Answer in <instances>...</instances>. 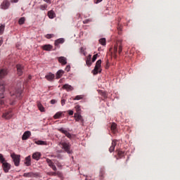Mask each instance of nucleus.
Wrapping results in <instances>:
<instances>
[{"instance_id": "obj_54", "label": "nucleus", "mask_w": 180, "mask_h": 180, "mask_svg": "<svg viewBox=\"0 0 180 180\" xmlns=\"http://www.w3.org/2000/svg\"><path fill=\"white\" fill-rule=\"evenodd\" d=\"M3 43H4V39H2V38H1V39H0V46H2Z\"/></svg>"}, {"instance_id": "obj_36", "label": "nucleus", "mask_w": 180, "mask_h": 180, "mask_svg": "<svg viewBox=\"0 0 180 180\" xmlns=\"http://www.w3.org/2000/svg\"><path fill=\"white\" fill-rule=\"evenodd\" d=\"M5 30V25H1L0 26V34H4Z\"/></svg>"}, {"instance_id": "obj_38", "label": "nucleus", "mask_w": 180, "mask_h": 180, "mask_svg": "<svg viewBox=\"0 0 180 180\" xmlns=\"http://www.w3.org/2000/svg\"><path fill=\"white\" fill-rule=\"evenodd\" d=\"M46 162L49 165V167H52V165H54V163L53 162V161H51V160L47 158L46 159Z\"/></svg>"}, {"instance_id": "obj_12", "label": "nucleus", "mask_w": 180, "mask_h": 180, "mask_svg": "<svg viewBox=\"0 0 180 180\" xmlns=\"http://www.w3.org/2000/svg\"><path fill=\"white\" fill-rule=\"evenodd\" d=\"M58 131H60V133H63L64 135H65L66 137H68V139H71V137H72L71 134L70 132H68L67 130H65L64 128H60L58 129Z\"/></svg>"}, {"instance_id": "obj_32", "label": "nucleus", "mask_w": 180, "mask_h": 180, "mask_svg": "<svg viewBox=\"0 0 180 180\" xmlns=\"http://www.w3.org/2000/svg\"><path fill=\"white\" fill-rule=\"evenodd\" d=\"M75 109L76 110V113H79V114H81V106L79 105H77L75 107Z\"/></svg>"}, {"instance_id": "obj_52", "label": "nucleus", "mask_w": 180, "mask_h": 180, "mask_svg": "<svg viewBox=\"0 0 180 180\" xmlns=\"http://www.w3.org/2000/svg\"><path fill=\"white\" fill-rule=\"evenodd\" d=\"M117 29H118V31H119L118 34H120V33L122 32V27H118Z\"/></svg>"}, {"instance_id": "obj_14", "label": "nucleus", "mask_w": 180, "mask_h": 180, "mask_svg": "<svg viewBox=\"0 0 180 180\" xmlns=\"http://www.w3.org/2000/svg\"><path fill=\"white\" fill-rule=\"evenodd\" d=\"M62 88H63V89H66V91L68 92H70L71 91H74V87H72V86H71L70 84H68L63 85Z\"/></svg>"}, {"instance_id": "obj_40", "label": "nucleus", "mask_w": 180, "mask_h": 180, "mask_svg": "<svg viewBox=\"0 0 180 180\" xmlns=\"http://www.w3.org/2000/svg\"><path fill=\"white\" fill-rule=\"evenodd\" d=\"M81 99H82V96H76L73 101H81Z\"/></svg>"}, {"instance_id": "obj_37", "label": "nucleus", "mask_w": 180, "mask_h": 180, "mask_svg": "<svg viewBox=\"0 0 180 180\" xmlns=\"http://www.w3.org/2000/svg\"><path fill=\"white\" fill-rule=\"evenodd\" d=\"M0 162L1 164H4V162H6V160H5V158H4V155L0 153Z\"/></svg>"}, {"instance_id": "obj_6", "label": "nucleus", "mask_w": 180, "mask_h": 180, "mask_svg": "<svg viewBox=\"0 0 180 180\" xmlns=\"http://www.w3.org/2000/svg\"><path fill=\"white\" fill-rule=\"evenodd\" d=\"M12 116H13V113H12V111L9 110L4 112L1 117L6 119V120H9V119H12Z\"/></svg>"}, {"instance_id": "obj_45", "label": "nucleus", "mask_w": 180, "mask_h": 180, "mask_svg": "<svg viewBox=\"0 0 180 180\" xmlns=\"http://www.w3.org/2000/svg\"><path fill=\"white\" fill-rule=\"evenodd\" d=\"M68 112L70 116H72V115H74V111L72 110H69Z\"/></svg>"}, {"instance_id": "obj_35", "label": "nucleus", "mask_w": 180, "mask_h": 180, "mask_svg": "<svg viewBox=\"0 0 180 180\" xmlns=\"http://www.w3.org/2000/svg\"><path fill=\"white\" fill-rule=\"evenodd\" d=\"M117 127V125L116 124V123H112L111 124V130H112V131H115Z\"/></svg>"}, {"instance_id": "obj_60", "label": "nucleus", "mask_w": 180, "mask_h": 180, "mask_svg": "<svg viewBox=\"0 0 180 180\" xmlns=\"http://www.w3.org/2000/svg\"><path fill=\"white\" fill-rule=\"evenodd\" d=\"M0 176H1V174H0Z\"/></svg>"}, {"instance_id": "obj_31", "label": "nucleus", "mask_w": 180, "mask_h": 180, "mask_svg": "<svg viewBox=\"0 0 180 180\" xmlns=\"http://www.w3.org/2000/svg\"><path fill=\"white\" fill-rule=\"evenodd\" d=\"M0 92H5V84L4 82L0 83Z\"/></svg>"}, {"instance_id": "obj_50", "label": "nucleus", "mask_w": 180, "mask_h": 180, "mask_svg": "<svg viewBox=\"0 0 180 180\" xmlns=\"http://www.w3.org/2000/svg\"><path fill=\"white\" fill-rule=\"evenodd\" d=\"M61 105H62V106H64L65 105V99L61 100Z\"/></svg>"}, {"instance_id": "obj_39", "label": "nucleus", "mask_w": 180, "mask_h": 180, "mask_svg": "<svg viewBox=\"0 0 180 180\" xmlns=\"http://www.w3.org/2000/svg\"><path fill=\"white\" fill-rule=\"evenodd\" d=\"M46 174H48L49 176H56V173L54 172H47Z\"/></svg>"}, {"instance_id": "obj_19", "label": "nucleus", "mask_w": 180, "mask_h": 180, "mask_svg": "<svg viewBox=\"0 0 180 180\" xmlns=\"http://www.w3.org/2000/svg\"><path fill=\"white\" fill-rule=\"evenodd\" d=\"M6 75H8V70L6 69H1L0 70V78H4Z\"/></svg>"}, {"instance_id": "obj_25", "label": "nucleus", "mask_w": 180, "mask_h": 180, "mask_svg": "<svg viewBox=\"0 0 180 180\" xmlns=\"http://www.w3.org/2000/svg\"><path fill=\"white\" fill-rule=\"evenodd\" d=\"M63 74H64V70H58L56 73V79H59V78H61Z\"/></svg>"}, {"instance_id": "obj_2", "label": "nucleus", "mask_w": 180, "mask_h": 180, "mask_svg": "<svg viewBox=\"0 0 180 180\" xmlns=\"http://www.w3.org/2000/svg\"><path fill=\"white\" fill-rule=\"evenodd\" d=\"M60 146H62V148L68 153V154H72V150H71V145H70V143L67 142H61Z\"/></svg>"}, {"instance_id": "obj_1", "label": "nucleus", "mask_w": 180, "mask_h": 180, "mask_svg": "<svg viewBox=\"0 0 180 180\" xmlns=\"http://www.w3.org/2000/svg\"><path fill=\"white\" fill-rule=\"evenodd\" d=\"M113 57L114 58H117V51L118 54H122L123 50V45H122V40L117 41V43L114 46L113 48Z\"/></svg>"}, {"instance_id": "obj_8", "label": "nucleus", "mask_w": 180, "mask_h": 180, "mask_svg": "<svg viewBox=\"0 0 180 180\" xmlns=\"http://www.w3.org/2000/svg\"><path fill=\"white\" fill-rule=\"evenodd\" d=\"M74 117L76 122H80V123H82V125L84 126V118L81 116V114L75 113Z\"/></svg>"}, {"instance_id": "obj_3", "label": "nucleus", "mask_w": 180, "mask_h": 180, "mask_svg": "<svg viewBox=\"0 0 180 180\" xmlns=\"http://www.w3.org/2000/svg\"><path fill=\"white\" fill-rule=\"evenodd\" d=\"M101 64H102V60H98L96 63V65L94 67V69L92 70V74H94V75H98V72H101Z\"/></svg>"}, {"instance_id": "obj_30", "label": "nucleus", "mask_w": 180, "mask_h": 180, "mask_svg": "<svg viewBox=\"0 0 180 180\" xmlns=\"http://www.w3.org/2000/svg\"><path fill=\"white\" fill-rule=\"evenodd\" d=\"M99 43L102 46H106V39L105 38H101L99 39Z\"/></svg>"}, {"instance_id": "obj_43", "label": "nucleus", "mask_w": 180, "mask_h": 180, "mask_svg": "<svg viewBox=\"0 0 180 180\" xmlns=\"http://www.w3.org/2000/svg\"><path fill=\"white\" fill-rule=\"evenodd\" d=\"M53 36H54V34H47L46 35V39H51Z\"/></svg>"}, {"instance_id": "obj_18", "label": "nucleus", "mask_w": 180, "mask_h": 180, "mask_svg": "<svg viewBox=\"0 0 180 180\" xmlns=\"http://www.w3.org/2000/svg\"><path fill=\"white\" fill-rule=\"evenodd\" d=\"M117 142L115 140H113L111 144V146L109 148L110 153H113L115 151V148L116 147Z\"/></svg>"}, {"instance_id": "obj_34", "label": "nucleus", "mask_w": 180, "mask_h": 180, "mask_svg": "<svg viewBox=\"0 0 180 180\" xmlns=\"http://www.w3.org/2000/svg\"><path fill=\"white\" fill-rule=\"evenodd\" d=\"M26 19L25 18V17L20 18L18 20V23L19 25H23L25 22Z\"/></svg>"}, {"instance_id": "obj_20", "label": "nucleus", "mask_w": 180, "mask_h": 180, "mask_svg": "<svg viewBox=\"0 0 180 180\" xmlns=\"http://www.w3.org/2000/svg\"><path fill=\"white\" fill-rule=\"evenodd\" d=\"M56 76L54 75V74L52 73H49L48 75H46L45 76V78L48 80V81H53L54 79V77Z\"/></svg>"}, {"instance_id": "obj_5", "label": "nucleus", "mask_w": 180, "mask_h": 180, "mask_svg": "<svg viewBox=\"0 0 180 180\" xmlns=\"http://www.w3.org/2000/svg\"><path fill=\"white\" fill-rule=\"evenodd\" d=\"M10 94L12 98H20V97L22 96V88L15 89V92L11 91Z\"/></svg>"}, {"instance_id": "obj_23", "label": "nucleus", "mask_w": 180, "mask_h": 180, "mask_svg": "<svg viewBox=\"0 0 180 180\" xmlns=\"http://www.w3.org/2000/svg\"><path fill=\"white\" fill-rule=\"evenodd\" d=\"M48 16L50 19H54L56 17V13L53 11H48Z\"/></svg>"}, {"instance_id": "obj_49", "label": "nucleus", "mask_w": 180, "mask_h": 180, "mask_svg": "<svg viewBox=\"0 0 180 180\" xmlns=\"http://www.w3.org/2000/svg\"><path fill=\"white\" fill-rule=\"evenodd\" d=\"M51 105H54L55 103H57V101L53 99V100L51 101Z\"/></svg>"}, {"instance_id": "obj_24", "label": "nucleus", "mask_w": 180, "mask_h": 180, "mask_svg": "<svg viewBox=\"0 0 180 180\" xmlns=\"http://www.w3.org/2000/svg\"><path fill=\"white\" fill-rule=\"evenodd\" d=\"M63 43H64V39L63 38H60L58 39H56L55 41V46H58V44H63Z\"/></svg>"}, {"instance_id": "obj_21", "label": "nucleus", "mask_w": 180, "mask_h": 180, "mask_svg": "<svg viewBox=\"0 0 180 180\" xmlns=\"http://www.w3.org/2000/svg\"><path fill=\"white\" fill-rule=\"evenodd\" d=\"M41 155V154H40V153L37 152L32 155V158L33 160H37V161H39V160H40Z\"/></svg>"}, {"instance_id": "obj_17", "label": "nucleus", "mask_w": 180, "mask_h": 180, "mask_svg": "<svg viewBox=\"0 0 180 180\" xmlns=\"http://www.w3.org/2000/svg\"><path fill=\"white\" fill-rule=\"evenodd\" d=\"M91 60H92V55H89L86 59V64L88 65V67H91V65H92V62H91Z\"/></svg>"}, {"instance_id": "obj_59", "label": "nucleus", "mask_w": 180, "mask_h": 180, "mask_svg": "<svg viewBox=\"0 0 180 180\" xmlns=\"http://www.w3.org/2000/svg\"><path fill=\"white\" fill-rule=\"evenodd\" d=\"M85 180H88V179H86Z\"/></svg>"}, {"instance_id": "obj_53", "label": "nucleus", "mask_w": 180, "mask_h": 180, "mask_svg": "<svg viewBox=\"0 0 180 180\" xmlns=\"http://www.w3.org/2000/svg\"><path fill=\"white\" fill-rule=\"evenodd\" d=\"M46 4H51V0H44Z\"/></svg>"}, {"instance_id": "obj_15", "label": "nucleus", "mask_w": 180, "mask_h": 180, "mask_svg": "<svg viewBox=\"0 0 180 180\" xmlns=\"http://www.w3.org/2000/svg\"><path fill=\"white\" fill-rule=\"evenodd\" d=\"M41 49L45 51H51V49H53V46L50 44H45L41 46Z\"/></svg>"}, {"instance_id": "obj_58", "label": "nucleus", "mask_w": 180, "mask_h": 180, "mask_svg": "<svg viewBox=\"0 0 180 180\" xmlns=\"http://www.w3.org/2000/svg\"><path fill=\"white\" fill-rule=\"evenodd\" d=\"M19 1V0H13V2H15V4L17 3V2H18Z\"/></svg>"}, {"instance_id": "obj_42", "label": "nucleus", "mask_w": 180, "mask_h": 180, "mask_svg": "<svg viewBox=\"0 0 180 180\" xmlns=\"http://www.w3.org/2000/svg\"><path fill=\"white\" fill-rule=\"evenodd\" d=\"M105 175V169H101L100 170V176L103 177Z\"/></svg>"}, {"instance_id": "obj_57", "label": "nucleus", "mask_w": 180, "mask_h": 180, "mask_svg": "<svg viewBox=\"0 0 180 180\" xmlns=\"http://www.w3.org/2000/svg\"><path fill=\"white\" fill-rule=\"evenodd\" d=\"M32 79V75H29L27 78V81H30Z\"/></svg>"}, {"instance_id": "obj_56", "label": "nucleus", "mask_w": 180, "mask_h": 180, "mask_svg": "<svg viewBox=\"0 0 180 180\" xmlns=\"http://www.w3.org/2000/svg\"><path fill=\"white\" fill-rule=\"evenodd\" d=\"M56 175H58V176H60L61 175V172H56Z\"/></svg>"}, {"instance_id": "obj_46", "label": "nucleus", "mask_w": 180, "mask_h": 180, "mask_svg": "<svg viewBox=\"0 0 180 180\" xmlns=\"http://www.w3.org/2000/svg\"><path fill=\"white\" fill-rule=\"evenodd\" d=\"M71 70V66L70 65H67L65 68V71H67V72H69V71Z\"/></svg>"}, {"instance_id": "obj_55", "label": "nucleus", "mask_w": 180, "mask_h": 180, "mask_svg": "<svg viewBox=\"0 0 180 180\" xmlns=\"http://www.w3.org/2000/svg\"><path fill=\"white\" fill-rule=\"evenodd\" d=\"M103 0H96V1L95 2V4H99L101 2H102Z\"/></svg>"}, {"instance_id": "obj_16", "label": "nucleus", "mask_w": 180, "mask_h": 180, "mask_svg": "<svg viewBox=\"0 0 180 180\" xmlns=\"http://www.w3.org/2000/svg\"><path fill=\"white\" fill-rule=\"evenodd\" d=\"M58 62L63 64V65H65V64H67V58L60 56L58 58Z\"/></svg>"}, {"instance_id": "obj_28", "label": "nucleus", "mask_w": 180, "mask_h": 180, "mask_svg": "<svg viewBox=\"0 0 180 180\" xmlns=\"http://www.w3.org/2000/svg\"><path fill=\"white\" fill-rule=\"evenodd\" d=\"M63 116V112H58L53 115V119H60Z\"/></svg>"}, {"instance_id": "obj_33", "label": "nucleus", "mask_w": 180, "mask_h": 180, "mask_svg": "<svg viewBox=\"0 0 180 180\" xmlns=\"http://www.w3.org/2000/svg\"><path fill=\"white\" fill-rule=\"evenodd\" d=\"M47 8H48L47 4H42V5L39 6V9L41 11H46V9H47Z\"/></svg>"}, {"instance_id": "obj_51", "label": "nucleus", "mask_w": 180, "mask_h": 180, "mask_svg": "<svg viewBox=\"0 0 180 180\" xmlns=\"http://www.w3.org/2000/svg\"><path fill=\"white\" fill-rule=\"evenodd\" d=\"M5 96H4V92L0 93V99H4Z\"/></svg>"}, {"instance_id": "obj_7", "label": "nucleus", "mask_w": 180, "mask_h": 180, "mask_svg": "<svg viewBox=\"0 0 180 180\" xmlns=\"http://www.w3.org/2000/svg\"><path fill=\"white\" fill-rule=\"evenodd\" d=\"M23 176H25V178H37L39 177V173H34V172L24 173Z\"/></svg>"}, {"instance_id": "obj_13", "label": "nucleus", "mask_w": 180, "mask_h": 180, "mask_svg": "<svg viewBox=\"0 0 180 180\" xmlns=\"http://www.w3.org/2000/svg\"><path fill=\"white\" fill-rule=\"evenodd\" d=\"M30 136H32V132L30 131H26L22 136V140H27Z\"/></svg>"}, {"instance_id": "obj_29", "label": "nucleus", "mask_w": 180, "mask_h": 180, "mask_svg": "<svg viewBox=\"0 0 180 180\" xmlns=\"http://www.w3.org/2000/svg\"><path fill=\"white\" fill-rule=\"evenodd\" d=\"M117 155L120 158L124 157V151H122L121 150H117Z\"/></svg>"}, {"instance_id": "obj_9", "label": "nucleus", "mask_w": 180, "mask_h": 180, "mask_svg": "<svg viewBox=\"0 0 180 180\" xmlns=\"http://www.w3.org/2000/svg\"><path fill=\"white\" fill-rule=\"evenodd\" d=\"M2 168L3 171L7 174V172H9V169H11V164L8 163L7 162H4L2 163Z\"/></svg>"}, {"instance_id": "obj_27", "label": "nucleus", "mask_w": 180, "mask_h": 180, "mask_svg": "<svg viewBox=\"0 0 180 180\" xmlns=\"http://www.w3.org/2000/svg\"><path fill=\"white\" fill-rule=\"evenodd\" d=\"M37 106L40 112H44V107H43L41 102H37Z\"/></svg>"}, {"instance_id": "obj_26", "label": "nucleus", "mask_w": 180, "mask_h": 180, "mask_svg": "<svg viewBox=\"0 0 180 180\" xmlns=\"http://www.w3.org/2000/svg\"><path fill=\"white\" fill-rule=\"evenodd\" d=\"M35 144H37V146H47V142L44 141H35Z\"/></svg>"}, {"instance_id": "obj_48", "label": "nucleus", "mask_w": 180, "mask_h": 180, "mask_svg": "<svg viewBox=\"0 0 180 180\" xmlns=\"http://www.w3.org/2000/svg\"><path fill=\"white\" fill-rule=\"evenodd\" d=\"M0 105H1V106H4V105H5V101H4V100H1L0 101Z\"/></svg>"}, {"instance_id": "obj_41", "label": "nucleus", "mask_w": 180, "mask_h": 180, "mask_svg": "<svg viewBox=\"0 0 180 180\" xmlns=\"http://www.w3.org/2000/svg\"><path fill=\"white\" fill-rule=\"evenodd\" d=\"M96 58H98V53L93 56L92 63H95V61H96Z\"/></svg>"}, {"instance_id": "obj_44", "label": "nucleus", "mask_w": 180, "mask_h": 180, "mask_svg": "<svg viewBox=\"0 0 180 180\" xmlns=\"http://www.w3.org/2000/svg\"><path fill=\"white\" fill-rule=\"evenodd\" d=\"M80 53H82V54H84V56H85V49H84V47H82L80 49Z\"/></svg>"}, {"instance_id": "obj_4", "label": "nucleus", "mask_w": 180, "mask_h": 180, "mask_svg": "<svg viewBox=\"0 0 180 180\" xmlns=\"http://www.w3.org/2000/svg\"><path fill=\"white\" fill-rule=\"evenodd\" d=\"M11 157L13 159L15 167H19V164H20V155L13 153Z\"/></svg>"}, {"instance_id": "obj_22", "label": "nucleus", "mask_w": 180, "mask_h": 180, "mask_svg": "<svg viewBox=\"0 0 180 180\" xmlns=\"http://www.w3.org/2000/svg\"><path fill=\"white\" fill-rule=\"evenodd\" d=\"M25 164L27 167H30V165H32L30 156L25 158Z\"/></svg>"}, {"instance_id": "obj_11", "label": "nucleus", "mask_w": 180, "mask_h": 180, "mask_svg": "<svg viewBox=\"0 0 180 180\" xmlns=\"http://www.w3.org/2000/svg\"><path fill=\"white\" fill-rule=\"evenodd\" d=\"M16 68H17V74L18 75H19V77H20L21 75H23V65H16Z\"/></svg>"}, {"instance_id": "obj_47", "label": "nucleus", "mask_w": 180, "mask_h": 180, "mask_svg": "<svg viewBox=\"0 0 180 180\" xmlns=\"http://www.w3.org/2000/svg\"><path fill=\"white\" fill-rule=\"evenodd\" d=\"M51 168H52L53 171H57V167H56V165L51 166Z\"/></svg>"}, {"instance_id": "obj_10", "label": "nucleus", "mask_w": 180, "mask_h": 180, "mask_svg": "<svg viewBox=\"0 0 180 180\" xmlns=\"http://www.w3.org/2000/svg\"><path fill=\"white\" fill-rule=\"evenodd\" d=\"M9 6H11V2L8 0L4 1L1 4V9L4 10L9 9Z\"/></svg>"}]
</instances>
